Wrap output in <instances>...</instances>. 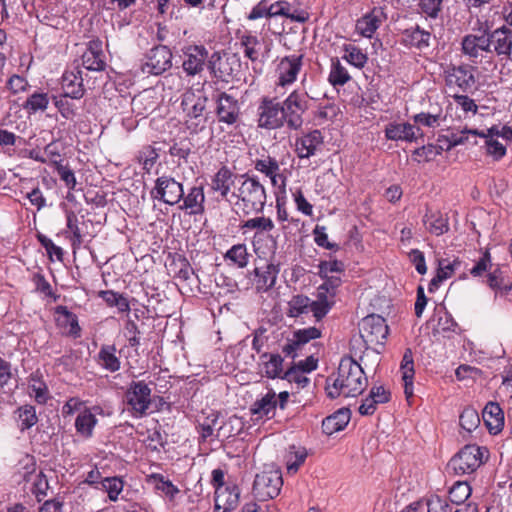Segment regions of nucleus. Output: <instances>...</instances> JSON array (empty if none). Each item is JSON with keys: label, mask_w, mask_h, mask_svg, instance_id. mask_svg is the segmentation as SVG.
<instances>
[{"label": "nucleus", "mask_w": 512, "mask_h": 512, "mask_svg": "<svg viewBox=\"0 0 512 512\" xmlns=\"http://www.w3.org/2000/svg\"><path fill=\"white\" fill-rule=\"evenodd\" d=\"M36 239L41 244V246L46 250L47 256L50 261H54V257L57 261L63 262L64 260V250L57 246L49 237L38 232L36 234Z\"/></svg>", "instance_id": "79ce46f5"}, {"label": "nucleus", "mask_w": 512, "mask_h": 512, "mask_svg": "<svg viewBox=\"0 0 512 512\" xmlns=\"http://www.w3.org/2000/svg\"><path fill=\"white\" fill-rule=\"evenodd\" d=\"M459 424L465 431L472 432L480 424L478 412L471 407L464 408L459 417Z\"/></svg>", "instance_id": "603ef678"}, {"label": "nucleus", "mask_w": 512, "mask_h": 512, "mask_svg": "<svg viewBox=\"0 0 512 512\" xmlns=\"http://www.w3.org/2000/svg\"><path fill=\"white\" fill-rule=\"evenodd\" d=\"M257 111L259 128L277 130L286 126L285 120H283V102H278L276 97H262Z\"/></svg>", "instance_id": "423d86ee"}, {"label": "nucleus", "mask_w": 512, "mask_h": 512, "mask_svg": "<svg viewBox=\"0 0 512 512\" xmlns=\"http://www.w3.org/2000/svg\"><path fill=\"white\" fill-rule=\"evenodd\" d=\"M482 418L490 434L496 435L503 430L504 412L497 402H488L483 411Z\"/></svg>", "instance_id": "5701e85b"}, {"label": "nucleus", "mask_w": 512, "mask_h": 512, "mask_svg": "<svg viewBox=\"0 0 512 512\" xmlns=\"http://www.w3.org/2000/svg\"><path fill=\"white\" fill-rule=\"evenodd\" d=\"M312 233L314 235V242L317 246L335 252L340 250L339 244L328 240L325 226L316 225Z\"/></svg>", "instance_id": "bf43d9fd"}, {"label": "nucleus", "mask_w": 512, "mask_h": 512, "mask_svg": "<svg viewBox=\"0 0 512 512\" xmlns=\"http://www.w3.org/2000/svg\"><path fill=\"white\" fill-rule=\"evenodd\" d=\"M248 259L249 254L247 252V247L244 243L233 245L224 254L225 261H230L232 264L241 269L247 266Z\"/></svg>", "instance_id": "4c0bfd02"}, {"label": "nucleus", "mask_w": 512, "mask_h": 512, "mask_svg": "<svg viewBox=\"0 0 512 512\" xmlns=\"http://www.w3.org/2000/svg\"><path fill=\"white\" fill-rule=\"evenodd\" d=\"M212 100L215 103V109L212 112L219 123L228 126H236L241 118L240 105L238 100L226 93L216 92L213 94Z\"/></svg>", "instance_id": "6e6552de"}, {"label": "nucleus", "mask_w": 512, "mask_h": 512, "mask_svg": "<svg viewBox=\"0 0 512 512\" xmlns=\"http://www.w3.org/2000/svg\"><path fill=\"white\" fill-rule=\"evenodd\" d=\"M477 67L470 64H461L454 65L450 64L447 69L444 71L446 83H452V77L456 78H466L470 70H476Z\"/></svg>", "instance_id": "680f3d73"}, {"label": "nucleus", "mask_w": 512, "mask_h": 512, "mask_svg": "<svg viewBox=\"0 0 512 512\" xmlns=\"http://www.w3.org/2000/svg\"><path fill=\"white\" fill-rule=\"evenodd\" d=\"M125 399L134 412L145 414L151 404V389L144 381H132Z\"/></svg>", "instance_id": "f8f14e48"}, {"label": "nucleus", "mask_w": 512, "mask_h": 512, "mask_svg": "<svg viewBox=\"0 0 512 512\" xmlns=\"http://www.w3.org/2000/svg\"><path fill=\"white\" fill-rule=\"evenodd\" d=\"M32 282L36 292L44 295L45 297L52 298L54 301H57L60 298V295L53 291L52 286L46 280L42 272L39 271L34 273L32 276Z\"/></svg>", "instance_id": "8fccbe9b"}, {"label": "nucleus", "mask_w": 512, "mask_h": 512, "mask_svg": "<svg viewBox=\"0 0 512 512\" xmlns=\"http://www.w3.org/2000/svg\"><path fill=\"white\" fill-rule=\"evenodd\" d=\"M55 171L59 175L60 179L64 182L68 190H76L77 180L75 173L68 165H63L59 161H54Z\"/></svg>", "instance_id": "13d9d810"}, {"label": "nucleus", "mask_w": 512, "mask_h": 512, "mask_svg": "<svg viewBox=\"0 0 512 512\" xmlns=\"http://www.w3.org/2000/svg\"><path fill=\"white\" fill-rule=\"evenodd\" d=\"M184 191L182 184L173 178L162 177V202L174 205L183 198Z\"/></svg>", "instance_id": "2f4dec72"}, {"label": "nucleus", "mask_w": 512, "mask_h": 512, "mask_svg": "<svg viewBox=\"0 0 512 512\" xmlns=\"http://www.w3.org/2000/svg\"><path fill=\"white\" fill-rule=\"evenodd\" d=\"M400 371L404 382V394L409 400L413 397V380L415 375L413 352L411 348H406L402 357Z\"/></svg>", "instance_id": "cd10ccee"}, {"label": "nucleus", "mask_w": 512, "mask_h": 512, "mask_svg": "<svg viewBox=\"0 0 512 512\" xmlns=\"http://www.w3.org/2000/svg\"><path fill=\"white\" fill-rule=\"evenodd\" d=\"M186 59L183 61L182 66L188 75H196L207 67V60L209 59L208 50L203 45H190L185 51Z\"/></svg>", "instance_id": "f3484780"}, {"label": "nucleus", "mask_w": 512, "mask_h": 512, "mask_svg": "<svg viewBox=\"0 0 512 512\" xmlns=\"http://www.w3.org/2000/svg\"><path fill=\"white\" fill-rule=\"evenodd\" d=\"M345 272V264L343 261L338 259L333 260H321L318 264V276L319 277H325L326 273H338V274H344Z\"/></svg>", "instance_id": "0e129e2a"}, {"label": "nucleus", "mask_w": 512, "mask_h": 512, "mask_svg": "<svg viewBox=\"0 0 512 512\" xmlns=\"http://www.w3.org/2000/svg\"><path fill=\"white\" fill-rule=\"evenodd\" d=\"M181 302L182 297L178 293H175L172 297L164 295V298H162V319L174 317V320H181V316L175 317L180 310Z\"/></svg>", "instance_id": "a19ab883"}, {"label": "nucleus", "mask_w": 512, "mask_h": 512, "mask_svg": "<svg viewBox=\"0 0 512 512\" xmlns=\"http://www.w3.org/2000/svg\"><path fill=\"white\" fill-rule=\"evenodd\" d=\"M158 157L159 154L157 149L150 145L143 147V149L140 151L139 160L147 174H151V171L154 168V173H158V167H155Z\"/></svg>", "instance_id": "de8ad7c7"}, {"label": "nucleus", "mask_w": 512, "mask_h": 512, "mask_svg": "<svg viewBox=\"0 0 512 512\" xmlns=\"http://www.w3.org/2000/svg\"><path fill=\"white\" fill-rule=\"evenodd\" d=\"M239 177L244 180L238 189V199L255 213H262L267 200L264 186L256 175H250L248 172Z\"/></svg>", "instance_id": "20e7f679"}, {"label": "nucleus", "mask_w": 512, "mask_h": 512, "mask_svg": "<svg viewBox=\"0 0 512 512\" xmlns=\"http://www.w3.org/2000/svg\"><path fill=\"white\" fill-rule=\"evenodd\" d=\"M254 168L267 177L277 174L280 169L278 161L271 156H267L266 159H256L254 161Z\"/></svg>", "instance_id": "69168bd1"}, {"label": "nucleus", "mask_w": 512, "mask_h": 512, "mask_svg": "<svg viewBox=\"0 0 512 512\" xmlns=\"http://www.w3.org/2000/svg\"><path fill=\"white\" fill-rule=\"evenodd\" d=\"M423 223L426 225L427 230L436 236L443 235L449 230L448 217L440 210H432L429 207L426 208Z\"/></svg>", "instance_id": "393cba45"}, {"label": "nucleus", "mask_w": 512, "mask_h": 512, "mask_svg": "<svg viewBox=\"0 0 512 512\" xmlns=\"http://www.w3.org/2000/svg\"><path fill=\"white\" fill-rule=\"evenodd\" d=\"M323 283L318 287V291L325 293L328 297L334 299L337 295L338 288L342 285L343 281L340 276L327 274L325 277H320Z\"/></svg>", "instance_id": "864d4df0"}, {"label": "nucleus", "mask_w": 512, "mask_h": 512, "mask_svg": "<svg viewBox=\"0 0 512 512\" xmlns=\"http://www.w3.org/2000/svg\"><path fill=\"white\" fill-rule=\"evenodd\" d=\"M277 408L276 393L270 389L261 399H257L250 407L252 415H257L258 418L266 417L268 419L275 416Z\"/></svg>", "instance_id": "c85d7f7f"}, {"label": "nucleus", "mask_w": 512, "mask_h": 512, "mask_svg": "<svg viewBox=\"0 0 512 512\" xmlns=\"http://www.w3.org/2000/svg\"><path fill=\"white\" fill-rule=\"evenodd\" d=\"M64 213L66 218V227L68 231L72 234L71 237H69L71 241V246L73 250H76L81 246L83 242L82 232L79 227L78 216L75 213V211L67 208L66 206L64 207Z\"/></svg>", "instance_id": "473e14b6"}, {"label": "nucleus", "mask_w": 512, "mask_h": 512, "mask_svg": "<svg viewBox=\"0 0 512 512\" xmlns=\"http://www.w3.org/2000/svg\"><path fill=\"white\" fill-rule=\"evenodd\" d=\"M280 272V263L270 261L263 267L254 268V285L257 293L268 292L274 288L277 276Z\"/></svg>", "instance_id": "dca6fc26"}, {"label": "nucleus", "mask_w": 512, "mask_h": 512, "mask_svg": "<svg viewBox=\"0 0 512 512\" xmlns=\"http://www.w3.org/2000/svg\"><path fill=\"white\" fill-rule=\"evenodd\" d=\"M238 175L234 174L227 165H222L211 180V189L220 192L222 197H226L234 185Z\"/></svg>", "instance_id": "a878e982"}, {"label": "nucleus", "mask_w": 512, "mask_h": 512, "mask_svg": "<svg viewBox=\"0 0 512 512\" xmlns=\"http://www.w3.org/2000/svg\"><path fill=\"white\" fill-rule=\"evenodd\" d=\"M386 19L387 14L385 13L384 8L375 6L356 21V31L362 37L371 39L374 33L381 26L382 22Z\"/></svg>", "instance_id": "2eb2a0df"}, {"label": "nucleus", "mask_w": 512, "mask_h": 512, "mask_svg": "<svg viewBox=\"0 0 512 512\" xmlns=\"http://www.w3.org/2000/svg\"><path fill=\"white\" fill-rule=\"evenodd\" d=\"M236 67H240L237 56L225 51H215L207 60V69L211 76L226 83L233 77Z\"/></svg>", "instance_id": "1a4fd4ad"}, {"label": "nucleus", "mask_w": 512, "mask_h": 512, "mask_svg": "<svg viewBox=\"0 0 512 512\" xmlns=\"http://www.w3.org/2000/svg\"><path fill=\"white\" fill-rule=\"evenodd\" d=\"M209 99L205 95L196 96L193 92H187L183 95L181 106L190 118H203L204 122L210 119L211 111H207Z\"/></svg>", "instance_id": "a211bd4d"}, {"label": "nucleus", "mask_w": 512, "mask_h": 512, "mask_svg": "<svg viewBox=\"0 0 512 512\" xmlns=\"http://www.w3.org/2000/svg\"><path fill=\"white\" fill-rule=\"evenodd\" d=\"M242 229L257 230L259 232H270L274 229V223L269 217H255L244 221L241 226Z\"/></svg>", "instance_id": "6e6d98bb"}, {"label": "nucleus", "mask_w": 512, "mask_h": 512, "mask_svg": "<svg viewBox=\"0 0 512 512\" xmlns=\"http://www.w3.org/2000/svg\"><path fill=\"white\" fill-rule=\"evenodd\" d=\"M257 371L267 379H281L285 373V359L279 352H263L257 361Z\"/></svg>", "instance_id": "ddd939ff"}, {"label": "nucleus", "mask_w": 512, "mask_h": 512, "mask_svg": "<svg viewBox=\"0 0 512 512\" xmlns=\"http://www.w3.org/2000/svg\"><path fill=\"white\" fill-rule=\"evenodd\" d=\"M443 151L444 146H436L435 144L431 143L422 145L412 152L413 160L419 163L420 160L417 157H424L426 162H430L434 160L436 156L441 155Z\"/></svg>", "instance_id": "5fc2aeb1"}, {"label": "nucleus", "mask_w": 512, "mask_h": 512, "mask_svg": "<svg viewBox=\"0 0 512 512\" xmlns=\"http://www.w3.org/2000/svg\"><path fill=\"white\" fill-rule=\"evenodd\" d=\"M494 34V51L498 56H505L510 59L512 54V30L503 25L493 31Z\"/></svg>", "instance_id": "c756f323"}, {"label": "nucleus", "mask_w": 512, "mask_h": 512, "mask_svg": "<svg viewBox=\"0 0 512 512\" xmlns=\"http://www.w3.org/2000/svg\"><path fill=\"white\" fill-rule=\"evenodd\" d=\"M351 418L349 408H340L333 414L325 417L322 421V432L328 436L344 430Z\"/></svg>", "instance_id": "b1692460"}, {"label": "nucleus", "mask_w": 512, "mask_h": 512, "mask_svg": "<svg viewBox=\"0 0 512 512\" xmlns=\"http://www.w3.org/2000/svg\"><path fill=\"white\" fill-rule=\"evenodd\" d=\"M389 331L387 322H363L359 328V334L364 349L372 348L375 352L381 353L377 347L380 346L382 349L385 347Z\"/></svg>", "instance_id": "9d476101"}, {"label": "nucleus", "mask_w": 512, "mask_h": 512, "mask_svg": "<svg viewBox=\"0 0 512 512\" xmlns=\"http://www.w3.org/2000/svg\"><path fill=\"white\" fill-rule=\"evenodd\" d=\"M101 488L107 492L108 498L111 501H116L118 499L119 494L123 490V480L120 477H105L100 482Z\"/></svg>", "instance_id": "09e8293b"}, {"label": "nucleus", "mask_w": 512, "mask_h": 512, "mask_svg": "<svg viewBox=\"0 0 512 512\" xmlns=\"http://www.w3.org/2000/svg\"><path fill=\"white\" fill-rule=\"evenodd\" d=\"M61 88L63 96L75 100L81 99L85 94L82 71L79 69L75 71L66 70L61 77Z\"/></svg>", "instance_id": "412c9836"}, {"label": "nucleus", "mask_w": 512, "mask_h": 512, "mask_svg": "<svg viewBox=\"0 0 512 512\" xmlns=\"http://www.w3.org/2000/svg\"><path fill=\"white\" fill-rule=\"evenodd\" d=\"M181 245L182 243L179 240L172 237L170 244H166L162 253L166 254L164 266L168 276L185 282L190 278L191 274H194V270L187 260Z\"/></svg>", "instance_id": "f03ea898"}, {"label": "nucleus", "mask_w": 512, "mask_h": 512, "mask_svg": "<svg viewBox=\"0 0 512 512\" xmlns=\"http://www.w3.org/2000/svg\"><path fill=\"white\" fill-rule=\"evenodd\" d=\"M92 410L100 413L102 411V408L100 406H94L92 409L85 408L77 415L75 419L76 431L84 438L92 437L93 429L98 422Z\"/></svg>", "instance_id": "bb28decb"}, {"label": "nucleus", "mask_w": 512, "mask_h": 512, "mask_svg": "<svg viewBox=\"0 0 512 512\" xmlns=\"http://www.w3.org/2000/svg\"><path fill=\"white\" fill-rule=\"evenodd\" d=\"M162 494L167 498V507L172 509L178 505L182 497L181 491L170 481L162 478Z\"/></svg>", "instance_id": "052dcab7"}, {"label": "nucleus", "mask_w": 512, "mask_h": 512, "mask_svg": "<svg viewBox=\"0 0 512 512\" xmlns=\"http://www.w3.org/2000/svg\"><path fill=\"white\" fill-rule=\"evenodd\" d=\"M472 493V488L466 481H457L449 490V499L456 505L463 504Z\"/></svg>", "instance_id": "ea45409f"}, {"label": "nucleus", "mask_w": 512, "mask_h": 512, "mask_svg": "<svg viewBox=\"0 0 512 512\" xmlns=\"http://www.w3.org/2000/svg\"><path fill=\"white\" fill-rule=\"evenodd\" d=\"M371 306L373 307L374 311L364 316L361 320H369L370 318H377V320L398 318L399 320H402L408 315V310L405 305L393 304L391 299L384 296L376 297L372 301Z\"/></svg>", "instance_id": "9b49d317"}, {"label": "nucleus", "mask_w": 512, "mask_h": 512, "mask_svg": "<svg viewBox=\"0 0 512 512\" xmlns=\"http://www.w3.org/2000/svg\"><path fill=\"white\" fill-rule=\"evenodd\" d=\"M142 289L146 297V303L143 302L142 305L147 309L148 313H155V315H149V317L154 318L155 316H158L156 310L158 304L160 303L159 289L158 287L154 286V284H150L147 277L142 283Z\"/></svg>", "instance_id": "f704fd0d"}, {"label": "nucleus", "mask_w": 512, "mask_h": 512, "mask_svg": "<svg viewBox=\"0 0 512 512\" xmlns=\"http://www.w3.org/2000/svg\"><path fill=\"white\" fill-rule=\"evenodd\" d=\"M67 98L68 97L63 96V94L59 97H53L55 107L58 109L61 116L66 120H72L77 114L76 108Z\"/></svg>", "instance_id": "e2e57ef3"}, {"label": "nucleus", "mask_w": 512, "mask_h": 512, "mask_svg": "<svg viewBox=\"0 0 512 512\" xmlns=\"http://www.w3.org/2000/svg\"><path fill=\"white\" fill-rule=\"evenodd\" d=\"M82 65L89 71L100 72L105 70L107 64L100 39H92L88 42L82 55Z\"/></svg>", "instance_id": "6ab92c4d"}, {"label": "nucleus", "mask_w": 512, "mask_h": 512, "mask_svg": "<svg viewBox=\"0 0 512 512\" xmlns=\"http://www.w3.org/2000/svg\"><path fill=\"white\" fill-rule=\"evenodd\" d=\"M283 486L282 473L278 469L262 471L255 476L253 495L259 501H267L277 497Z\"/></svg>", "instance_id": "0eeeda50"}, {"label": "nucleus", "mask_w": 512, "mask_h": 512, "mask_svg": "<svg viewBox=\"0 0 512 512\" xmlns=\"http://www.w3.org/2000/svg\"><path fill=\"white\" fill-rule=\"evenodd\" d=\"M241 45L244 47V55L250 61L255 62L258 60V51L256 46L260 44L259 39L251 35L250 33H245L240 37Z\"/></svg>", "instance_id": "4d7b16f0"}, {"label": "nucleus", "mask_w": 512, "mask_h": 512, "mask_svg": "<svg viewBox=\"0 0 512 512\" xmlns=\"http://www.w3.org/2000/svg\"><path fill=\"white\" fill-rule=\"evenodd\" d=\"M432 34L419 25L406 28L402 31V44L420 51L426 50L431 45Z\"/></svg>", "instance_id": "4be33fe9"}, {"label": "nucleus", "mask_w": 512, "mask_h": 512, "mask_svg": "<svg viewBox=\"0 0 512 512\" xmlns=\"http://www.w3.org/2000/svg\"><path fill=\"white\" fill-rule=\"evenodd\" d=\"M49 105V95L46 92L34 91L30 94L22 107L30 114H34L38 111H45Z\"/></svg>", "instance_id": "72a5a7b5"}, {"label": "nucleus", "mask_w": 512, "mask_h": 512, "mask_svg": "<svg viewBox=\"0 0 512 512\" xmlns=\"http://www.w3.org/2000/svg\"><path fill=\"white\" fill-rule=\"evenodd\" d=\"M16 413H18V417L21 421L20 429L21 431L28 430L32 428L37 422L38 417L36 414V409L33 405H23L20 406Z\"/></svg>", "instance_id": "49530a36"}, {"label": "nucleus", "mask_w": 512, "mask_h": 512, "mask_svg": "<svg viewBox=\"0 0 512 512\" xmlns=\"http://www.w3.org/2000/svg\"><path fill=\"white\" fill-rule=\"evenodd\" d=\"M309 99L312 97L303 90H293L283 101V112L286 127L289 130H299L303 125L302 115L309 109Z\"/></svg>", "instance_id": "7ed1b4c3"}, {"label": "nucleus", "mask_w": 512, "mask_h": 512, "mask_svg": "<svg viewBox=\"0 0 512 512\" xmlns=\"http://www.w3.org/2000/svg\"><path fill=\"white\" fill-rule=\"evenodd\" d=\"M114 352V346H103L98 354L103 368L110 372H116L120 369V361Z\"/></svg>", "instance_id": "a18cd8bd"}, {"label": "nucleus", "mask_w": 512, "mask_h": 512, "mask_svg": "<svg viewBox=\"0 0 512 512\" xmlns=\"http://www.w3.org/2000/svg\"><path fill=\"white\" fill-rule=\"evenodd\" d=\"M221 494H223L222 512H230L237 508L240 498V490L237 485L226 486L223 490H221Z\"/></svg>", "instance_id": "3c124183"}, {"label": "nucleus", "mask_w": 512, "mask_h": 512, "mask_svg": "<svg viewBox=\"0 0 512 512\" xmlns=\"http://www.w3.org/2000/svg\"><path fill=\"white\" fill-rule=\"evenodd\" d=\"M492 266V257L490 249L487 248L480 259L476 261L475 265L469 270L473 277H481L486 273Z\"/></svg>", "instance_id": "338daca9"}, {"label": "nucleus", "mask_w": 512, "mask_h": 512, "mask_svg": "<svg viewBox=\"0 0 512 512\" xmlns=\"http://www.w3.org/2000/svg\"><path fill=\"white\" fill-rule=\"evenodd\" d=\"M343 50L345 51V55L342 59L355 68L362 69L365 67L368 61V55L364 53L361 48L352 44H344Z\"/></svg>", "instance_id": "58836bf2"}, {"label": "nucleus", "mask_w": 512, "mask_h": 512, "mask_svg": "<svg viewBox=\"0 0 512 512\" xmlns=\"http://www.w3.org/2000/svg\"><path fill=\"white\" fill-rule=\"evenodd\" d=\"M334 303V299L328 297L325 293L318 292L317 300L311 301L309 299V311L313 313L316 320H321L327 315Z\"/></svg>", "instance_id": "c9c22d12"}, {"label": "nucleus", "mask_w": 512, "mask_h": 512, "mask_svg": "<svg viewBox=\"0 0 512 512\" xmlns=\"http://www.w3.org/2000/svg\"><path fill=\"white\" fill-rule=\"evenodd\" d=\"M304 55H288L283 57L277 65L276 71L278 72V85L285 87L296 81L303 65Z\"/></svg>", "instance_id": "4468645a"}, {"label": "nucleus", "mask_w": 512, "mask_h": 512, "mask_svg": "<svg viewBox=\"0 0 512 512\" xmlns=\"http://www.w3.org/2000/svg\"><path fill=\"white\" fill-rule=\"evenodd\" d=\"M158 46H154L141 60L140 69L143 74L160 75V60L156 59Z\"/></svg>", "instance_id": "c03bdc74"}, {"label": "nucleus", "mask_w": 512, "mask_h": 512, "mask_svg": "<svg viewBox=\"0 0 512 512\" xmlns=\"http://www.w3.org/2000/svg\"><path fill=\"white\" fill-rule=\"evenodd\" d=\"M332 377L326 379L325 390L330 399H336L341 394L345 397H357L361 395L368 385V379L361 365L352 356L345 355L341 358L337 377L330 383Z\"/></svg>", "instance_id": "f257e3e1"}, {"label": "nucleus", "mask_w": 512, "mask_h": 512, "mask_svg": "<svg viewBox=\"0 0 512 512\" xmlns=\"http://www.w3.org/2000/svg\"><path fill=\"white\" fill-rule=\"evenodd\" d=\"M183 205L181 209H190V214H203L205 211L204 202L205 195L203 186H194L190 189L189 193L183 196Z\"/></svg>", "instance_id": "7c9ffc66"}, {"label": "nucleus", "mask_w": 512, "mask_h": 512, "mask_svg": "<svg viewBox=\"0 0 512 512\" xmlns=\"http://www.w3.org/2000/svg\"><path fill=\"white\" fill-rule=\"evenodd\" d=\"M324 143V136L319 129H314L295 139V152L300 159L314 156L317 147Z\"/></svg>", "instance_id": "aec40b11"}, {"label": "nucleus", "mask_w": 512, "mask_h": 512, "mask_svg": "<svg viewBox=\"0 0 512 512\" xmlns=\"http://www.w3.org/2000/svg\"><path fill=\"white\" fill-rule=\"evenodd\" d=\"M351 80L347 69L340 63L338 58L331 59V70L328 81L333 87L344 86Z\"/></svg>", "instance_id": "e433bc0d"}, {"label": "nucleus", "mask_w": 512, "mask_h": 512, "mask_svg": "<svg viewBox=\"0 0 512 512\" xmlns=\"http://www.w3.org/2000/svg\"><path fill=\"white\" fill-rule=\"evenodd\" d=\"M443 0H420L418 3L421 13L436 19L442 11Z\"/></svg>", "instance_id": "774afa93"}, {"label": "nucleus", "mask_w": 512, "mask_h": 512, "mask_svg": "<svg viewBox=\"0 0 512 512\" xmlns=\"http://www.w3.org/2000/svg\"><path fill=\"white\" fill-rule=\"evenodd\" d=\"M288 306V317L297 318L302 314H307L309 312V297L302 294L294 295L288 302Z\"/></svg>", "instance_id": "37998d69"}, {"label": "nucleus", "mask_w": 512, "mask_h": 512, "mask_svg": "<svg viewBox=\"0 0 512 512\" xmlns=\"http://www.w3.org/2000/svg\"><path fill=\"white\" fill-rule=\"evenodd\" d=\"M484 452H488L484 447L467 444L451 458L449 466L457 475L471 474L484 463Z\"/></svg>", "instance_id": "39448f33"}]
</instances>
